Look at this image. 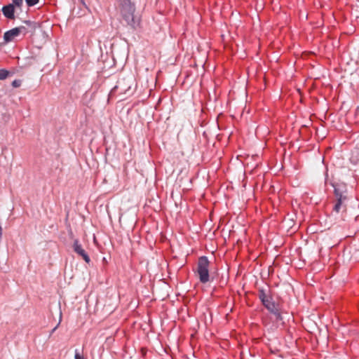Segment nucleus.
<instances>
[{"label":"nucleus","instance_id":"obj_12","mask_svg":"<svg viewBox=\"0 0 359 359\" xmlns=\"http://www.w3.org/2000/svg\"><path fill=\"white\" fill-rule=\"evenodd\" d=\"M12 2H13L18 8H21L23 4V0H12Z\"/></svg>","mask_w":359,"mask_h":359},{"label":"nucleus","instance_id":"obj_5","mask_svg":"<svg viewBox=\"0 0 359 359\" xmlns=\"http://www.w3.org/2000/svg\"><path fill=\"white\" fill-rule=\"evenodd\" d=\"M346 199L339 198V199L337 200V201L333 207V212H334L337 214H341V219L343 220L344 219L343 215L346 211Z\"/></svg>","mask_w":359,"mask_h":359},{"label":"nucleus","instance_id":"obj_9","mask_svg":"<svg viewBox=\"0 0 359 359\" xmlns=\"http://www.w3.org/2000/svg\"><path fill=\"white\" fill-rule=\"evenodd\" d=\"M10 75H12V74L9 71L0 69V80L6 79Z\"/></svg>","mask_w":359,"mask_h":359},{"label":"nucleus","instance_id":"obj_6","mask_svg":"<svg viewBox=\"0 0 359 359\" xmlns=\"http://www.w3.org/2000/svg\"><path fill=\"white\" fill-rule=\"evenodd\" d=\"M74 251L77 253L79 255L81 256L83 259L87 262H90V257L85 252L84 249L82 248L81 245L79 243L77 240L74 241L73 245Z\"/></svg>","mask_w":359,"mask_h":359},{"label":"nucleus","instance_id":"obj_13","mask_svg":"<svg viewBox=\"0 0 359 359\" xmlns=\"http://www.w3.org/2000/svg\"><path fill=\"white\" fill-rule=\"evenodd\" d=\"M25 1L29 6H33L38 3L39 0H25Z\"/></svg>","mask_w":359,"mask_h":359},{"label":"nucleus","instance_id":"obj_15","mask_svg":"<svg viewBox=\"0 0 359 359\" xmlns=\"http://www.w3.org/2000/svg\"><path fill=\"white\" fill-rule=\"evenodd\" d=\"M25 23L28 25H32V22L30 21H25Z\"/></svg>","mask_w":359,"mask_h":359},{"label":"nucleus","instance_id":"obj_4","mask_svg":"<svg viewBox=\"0 0 359 359\" xmlns=\"http://www.w3.org/2000/svg\"><path fill=\"white\" fill-rule=\"evenodd\" d=\"M27 33V29L24 26L15 27L11 30H8L4 33V39L5 42H11L14 40L15 37L19 36L20 34H25Z\"/></svg>","mask_w":359,"mask_h":359},{"label":"nucleus","instance_id":"obj_1","mask_svg":"<svg viewBox=\"0 0 359 359\" xmlns=\"http://www.w3.org/2000/svg\"><path fill=\"white\" fill-rule=\"evenodd\" d=\"M116 8L128 25L132 27H135L137 24V20L134 15L135 6L131 0H118Z\"/></svg>","mask_w":359,"mask_h":359},{"label":"nucleus","instance_id":"obj_14","mask_svg":"<svg viewBox=\"0 0 359 359\" xmlns=\"http://www.w3.org/2000/svg\"><path fill=\"white\" fill-rule=\"evenodd\" d=\"M75 359H85L83 355H81L77 350L75 351Z\"/></svg>","mask_w":359,"mask_h":359},{"label":"nucleus","instance_id":"obj_2","mask_svg":"<svg viewBox=\"0 0 359 359\" xmlns=\"http://www.w3.org/2000/svg\"><path fill=\"white\" fill-rule=\"evenodd\" d=\"M209 261L206 257H201L198 259L197 272L200 281L206 283L209 281Z\"/></svg>","mask_w":359,"mask_h":359},{"label":"nucleus","instance_id":"obj_10","mask_svg":"<svg viewBox=\"0 0 359 359\" xmlns=\"http://www.w3.org/2000/svg\"><path fill=\"white\" fill-rule=\"evenodd\" d=\"M125 84V81H118V85L116 86V88H120L121 90H123L125 93L127 92L130 88V86H128L127 89H123V85Z\"/></svg>","mask_w":359,"mask_h":359},{"label":"nucleus","instance_id":"obj_7","mask_svg":"<svg viewBox=\"0 0 359 359\" xmlns=\"http://www.w3.org/2000/svg\"><path fill=\"white\" fill-rule=\"evenodd\" d=\"M15 7H16V6L13 2L12 4H9L6 6H4L2 8V13L8 19H14Z\"/></svg>","mask_w":359,"mask_h":359},{"label":"nucleus","instance_id":"obj_8","mask_svg":"<svg viewBox=\"0 0 359 359\" xmlns=\"http://www.w3.org/2000/svg\"><path fill=\"white\" fill-rule=\"evenodd\" d=\"M334 194L337 198V200L341 198V199H346V196L344 195V191L343 189L344 188V186L341 187H336L334 186Z\"/></svg>","mask_w":359,"mask_h":359},{"label":"nucleus","instance_id":"obj_3","mask_svg":"<svg viewBox=\"0 0 359 359\" xmlns=\"http://www.w3.org/2000/svg\"><path fill=\"white\" fill-rule=\"evenodd\" d=\"M259 297L261 299L264 306L272 313H273L277 319H280V314L278 309L274 302L271 301L269 297H268L263 290H260L259 293Z\"/></svg>","mask_w":359,"mask_h":359},{"label":"nucleus","instance_id":"obj_11","mask_svg":"<svg viewBox=\"0 0 359 359\" xmlns=\"http://www.w3.org/2000/svg\"><path fill=\"white\" fill-rule=\"evenodd\" d=\"M22 84V81L20 79L14 80L12 82V86L13 88H19Z\"/></svg>","mask_w":359,"mask_h":359}]
</instances>
